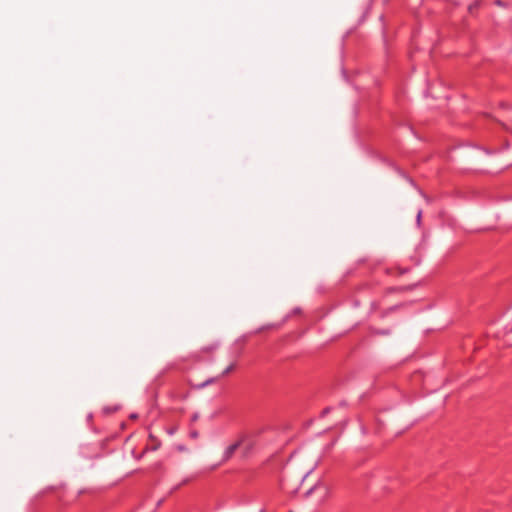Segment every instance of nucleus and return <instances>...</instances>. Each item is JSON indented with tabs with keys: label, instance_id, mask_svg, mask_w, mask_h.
Wrapping results in <instances>:
<instances>
[{
	"label": "nucleus",
	"instance_id": "f257e3e1",
	"mask_svg": "<svg viewBox=\"0 0 512 512\" xmlns=\"http://www.w3.org/2000/svg\"><path fill=\"white\" fill-rule=\"evenodd\" d=\"M329 487L322 482H317L312 488H310L305 496L309 497L313 492L319 494L320 501H323L329 494Z\"/></svg>",
	"mask_w": 512,
	"mask_h": 512
},
{
	"label": "nucleus",
	"instance_id": "f03ea898",
	"mask_svg": "<svg viewBox=\"0 0 512 512\" xmlns=\"http://www.w3.org/2000/svg\"><path fill=\"white\" fill-rule=\"evenodd\" d=\"M245 443V435L239 436L238 440L228 446L223 453V461L226 462L234 455L235 451Z\"/></svg>",
	"mask_w": 512,
	"mask_h": 512
},
{
	"label": "nucleus",
	"instance_id": "7ed1b4c3",
	"mask_svg": "<svg viewBox=\"0 0 512 512\" xmlns=\"http://www.w3.org/2000/svg\"><path fill=\"white\" fill-rule=\"evenodd\" d=\"M241 447L243 448V454L247 455L253 448V442L245 435V443Z\"/></svg>",
	"mask_w": 512,
	"mask_h": 512
},
{
	"label": "nucleus",
	"instance_id": "20e7f679",
	"mask_svg": "<svg viewBox=\"0 0 512 512\" xmlns=\"http://www.w3.org/2000/svg\"><path fill=\"white\" fill-rule=\"evenodd\" d=\"M235 368V365L234 364H231L229 365L224 371H223V375H226V374H229L230 372H232Z\"/></svg>",
	"mask_w": 512,
	"mask_h": 512
},
{
	"label": "nucleus",
	"instance_id": "39448f33",
	"mask_svg": "<svg viewBox=\"0 0 512 512\" xmlns=\"http://www.w3.org/2000/svg\"><path fill=\"white\" fill-rule=\"evenodd\" d=\"M420 218H421V212H418V215H417L418 222L420 221Z\"/></svg>",
	"mask_w": 512,
	"mask_h": 512
},
{
	"label": "nucleus",
	"instance_id": "423d86ee",
	"mask_svg": "<svg viewBox=\"0 0 512 512\" xmlns=\"http://www.w3.org/2000/svg\"><path fill=\"white\" fill-rule=\"evenodd\" d=\"M496 3H497V5H499V6H503V4H502V2H501L500 0H498Z\"/></svg>",
	"mask_w": 512,
	"mask_h": 512
},
{
	"label": "nucleus",
	"instance_id": "0eeeda50",
	"mask_svg": "<svg viewBox=\"0 0 512 512\" xmlns=\"http://www.w3.org/2000/svg\"><path fill=\"white\" fill-rule=\"evenodd\" d=\"M197 435H198L197 432L192 433V437H197Z\"/></svg>",
	"mask_w": 512,
	"mask_h": 512
}]
</instances>
